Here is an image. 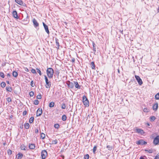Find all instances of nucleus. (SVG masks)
Instances as JSON below:
<instances>
[{
    "label": "nucleus",
    "mask_w": 159,
    "mask_h": 159,
    "mask_svg": "<svg viewBox=\"0 0 159 159\" xmlns=\"http://www.w3.org/2000/svg\"><path fill=\"white\" fill-rule=\"evenodd\" d=\"M7 91L11 92L12 91V89L11 87L9 86H7L6 87Z\"/></svg>",
    "instance_id": "nucleus-17"
},
{
    "label": "nucleus",
    "mask_w": 159,
    "mask_h": 159,
    "mask_svg": "<svg viewBox=\"0 0 159 159\" xmlns=\"http://www.w3.org/2000/svg\"><path fill=\"white\" fill-rule=\"evenodd\" d=\"M143 109H144V110H145V109H146V108H144Z\"/></svg>",
    "instance_id": "nucleus-59"
},
{
    "label": "nucleus",
    "mask_w": 159,
    "mask_h": 159,
    "mask_svg": "<svg viewBox=\"0 0 159 159\" xmlns=\"http://www.w3.org/2000/svg\"><path fill=\"white\" fill-rule=\"evenodd\" d=\"M89 156L88 154H87L84 155V159H89Z\"/></svg>",
    "instance_id": "nucleus-34"
},
{
    "label": "nucleus",
    "mask_w": 159,
    "mask_h": 159,
    "mask_svg": "<svg viewBox=\"0 0 159 159\" xmlns=\"http://www.w3.org/2000/svg\"><path fill=\"white\" fill-rule=\"evenodd\" d=\"M30 85L32 87H34V82L33 80L31 81Z\"/></svg>",
    "instance_id": "nucleus-47"
},
{
    "label": "nucleus",
    "mask_w": 159,
    "mask_h": 159,
    "mask_svg": "<svg viewBox=\"0 0 159 159\" xmlns=\"http://www.w3.org/2000/svg\"><path fill=\"white\" fill-rule=\"evenodd\" d=\"M93 51L95 52L96 51V45L94 42L93 43Z\"/></svg>",
    "instance_id": "nucleus-23"
},
{
    "label": "nucleus",
    "mask_w": 159,
    "mask_h": 159,
    "mask_svg": "<svg viewBox=\"0 0 159 159\" xmlns=\"http://www.w3.org/2000/svg\"><path fill=\"white\" fill-rule=\"evenodd\" d=\"M46 73L48 77L51 79L53 77L54 70L52 68H48L46 70Z\"/></svg>",
    "instance_id": "nucleus-1"
},
{
    "label": "nucleus",
    "mask_w": 159,
    "mask_h": 159,
    "mask_svg": "<svg viewBox=\"0 0 159 159\" xmlns=\"http://www.w3.org/2000/svg\"><path fill=\"white\" fill-rule=\"evenodd\" d=\"M7 77H10L11 76V75L9 73H8L7 74Z\"/></svg>",
    "instance_id": "nucleus-52"
},
{
    "label": "nucleus",
    "mask_w": 159,
    "mask_h": 159,
    "mask_svg": "<svg viewBox=\"0 0 159 159\" xmlns=\"http://www.w3.org/2000/svg\"><path fill=\"white\" fill-rule=\"evenodd\" d=\"M7 83L8 84H9V81H7Z\"/></svg>",
    "instance_id": "nucleus-56"
},
{
    "label": "nucleus",
    "mask_w": 159,
    "mask_h": 159,
    "mask_svg": "<svg viewBox=\"0 0 159 159\" xmlns=\"http://www.w3.org/2000/svg\"><path fill=\"white\" fill-rule=\"evenodd\" d=\"M61 108L62 109H65L66 108V106L64 104H62L61 105Z\"/></svg>",
    "instance_id": "nucleus-45"
},
{
    "label": "nucleus",
    "mask_w": 159,
    "mask_h": 159,
    "mask_svg": "<svg viewBox=\"0 0 159 159\" xmlns=\"http://www.w3.org/2000/svg\"><path fill=\"white\" fill-rule=\"evenodd\" d=\"M21 149L22 150H26V149H25V147H24V148L22 147Z\"/></svg>",
    "instance_id": "nucleus-53"
},
{
    "label": "nucleus",
    "mask_w": 159,
    "mask_h": 159,
    "mask_svg": "<svg viewBox=\"0 0 159 159\" xmlns=\"http://www.w3.org/2000/svg\"><path fill=\"white\" fill-rule=\"evenodd\" d=\"M74 85H75V87L78 89H80V86L78 84V83L77 81L74 82Z\"/></svg>",
    "instance_id": "nucleus-13"
},
{
    "label": "nucleus",
    "mask_w": 159,
    "mask_h": 159,
    "mask_svg": "<svg viewBox=\"0 0 159 159\" xmlns=\"http://www.w3.org/2000/svg\"><path fill=\"white\" fill-rule=\"evenodd\" d=\"M39 102L38 100H35L34 101V104L35 105H37L39 104Z\"/></svg>",
    "instance_id": "nucleus-39"
},
{
    "label": "nucleus",
    "mask_w": 159,
    "mask_h": 159,
    "mask_svg": "<svg viewBox=\"0 0 159 159\" xmlns=\"http://www.w3.org/2000/svg\"><path fill=\"white\" fill-rule=\"evenodd\" d=\"M155 98L156 99H159V93H157L155 96Z\"/></svg>",
    "instance_id": "nucleus-31"
},
{
    "label": "nucleus",
    "mask_w": 159,
    "mask_h": 159,
    "mask_svg": "<svg viewBox=\"0 0 159 159\" xmlns=\"http://www.w3.org/2000/svg\"><path fill=\"white\" fill-rule=\"evenodd\" d=\"M27 112L26 111H24V112H23V115L25 116V115H26L27 114Z\"/></svg>",
    "instance_id": "nucleus-50"
},
{
    "label": "nucleus",
    "mask_w": 159,
    "mask_h": 159,
    "mask_svg": "<svg viewBox=\"0 0 159 159\" xmlns=\"http://www.w3.org/2000/svg\"><path fill=\"white\" fill-rule=\"evenodd\" d=\"M44 78L46 83V88H50L51 86V83L48 81L47 77L46 75H44Z\"/></svg>",
    "instance_id": "nucleus-2"
},
{
    "label": "nucleus",
    "mask_w": 159,
    "mask_h": 159,
    "mask_svg": "<svg viewBox=\"0 0 159 159\" xmlns=\"http://www.w3.org/2000/svg\"><path fill=\"white\" fill-rule=\"evenodd\" d=\"M48 155L47 152L45 150H42L41 152L42 159H45Z\"/></svg>",
    "instance_id": "nucleus-3"
},
{
    "label": "nucleus",
    "mask_w": 159,
    "mask_h": 159,
    "mask_svg": "<svg viewBox=\"0 0 159 159\" xmlns=\"http://www.w3.org/2000/svg\"><path fill=\"white\" fill-rule=\"evenodd\" d=\"M88 100L86 98V96H84L83 97V102H85V101H87Z\"/></svg>",
    "instance_id": "nucleus-26"
},
{
    "label": "nucleus",
    "mask_w": 159,
    "mask_h": 159,
    "mask_svg": "<svg viewBox=\"0 0 159 159\" xmlns=\"http://www.w3.org/2000/svg\"><path fill=\"white\" fill-rule=\"evenodd\" d=\"M158 107L157 103H156L152 107L153 109H157Z\"/></svg>",
    "instance_id": "nucleus-21"
},
{
    "label": "nucleus",
    "mask_w": 159,
    "mask_h": 159,
    "mask_svg": "<svg viewBox=\"0 0 159 159\" xmlns=\"http://www.w3.org/2000/svg\"><path fill=\"white\" fill-rule=\"evenodd\" d=\"M136 131L137 133L141 134H143L144 132L143 130L139 129H136Z\"/></svg>",
    "instance_id": "nucleus-11"
},
{
    "label": "nucleus",
    "mask_w": 159,
    "mask_h": 159,
    "mask_svg": "<svg viewBox=\"0 0 159 159\" xmlns=\"http://www.w3.org/2000/svg\"><path fill=\"white\" fill-rule=\"evenodd\" d=\"M25 128L26 129H28L30 127V125L28 123H25L24 124Z\"/></svg>",
    "instance_id": "nucleus-20"
},
{
    "label": "nucleus",
    "mask_w": 159,
    "mask_h": 159,
    "mask_svg": "<svg viewBox=\"0 0 159 159\" xmlns=\"http://www.w3.org/2000/svg\"><path fill=\"white\" fill-rule=\"evenodd\" d=\"M54 103L53 102H51L49 104V107H54Z\"/></svg>",
    "instance_id": "nucleus-27"
},
{
    "label": "nucleus",
    "mask_w": 159,
    "mask_h": 159,
    "mask_svg": "<svg viewBox=\"0 0 159 159\" xmlns=\"http://www.w3.org/2000/svg\"><path fill=\"white\" fill-rule=\"evenodd\" d=\"M57 143V139L53 140L52 141V144H56Z\"/></svg>",
    "instance_id": "nucleus-36"
},
{
    "label": "nucleus",
    "mask_w": 159,
    "mask_h": 159,
    "mask_svg": "<svg viewBox=\"0 0 159 159\" xmlns=\"http://www.w3.org/2000/svg\"><path fill=\"white\" fill-rule=\"evenodd\" d=\"M36 98H37V99H41V95L40 94V95H38L37 96Z\"/></svg>",
    "instance_id": "nucleus-44"
},
{
    "label": "nucleus",
    "mask_w": 159,
    "mask_h": 159,
    "mask_svg": "<svg viewBox=\"0 0 159 159\" xmlns=\"http://www.w3.org/2000/svg\"><path fill=\"white\" fill-rule=\"evenodd\" d=\"M6 84L4 82H2V83H1V86L2 88H4V87H5L6 86Z\"/></svg>",
    "instance_id": "nucleus-30"
},
{
    "label": "nucleus",
    "mask_w": 159,
    "mask_h": 159,
    "mask_svg": "<svg viewBox=\"0 0 159 159\" xmlns=\"http://www.w3.org/2000/svg\"><path fill=\"white\" fill-rule=\"evenodd\" d=\"M35 133H39V130L38 129H36L35 130Z\"/></svg>",
    "instance_id": "nucleus-51"
},
{
    "label": "nucleus",
    "mask_w": 159,
    "mask_h": 159,
    "mask_svg": "<svg viewBox=\"0 0 159 159\" xmlns=\"http://www.w3.org/2000/svg\"><path fill=\"white\" fill-rule=\"evenodd\" d=\"M136 143L138 145H143L146 144L147 143L146 142L143 141V140L140 139L137 141Z\"/></svg>",
    "instance_id": "nucleus-7"
},
{
    "label": "nucleus",
    "mask_w": 159,
    "mask_h": 159,
    "mask_svg": "<svg viewBox=\"0 0 159 159\" xmlns=\"http://www.w3.org/2000/svg\"><path fill=\"white\" fill-rule=\"evenodd\" d=\"M56 43L57 46L56 48L58 49H59L60 45L58 42V40L57 39H56Z\"/></svg>",
    "instance_id": "nucleus-16"
},
{
    "label": "nucleus",
    "mask_w": 159,
    "mask_h": 159,
    "mask_svg": "<svg viewBox=\"0 0 159 159\" xmlns=\"http://www.w3.org/2000/svg\"><path fill=\"white\" fill-rule=\"evenodd\" d=\"M97 149V147L96 146H94L93 147V152L94 153H95V152Z\"/></svg>",
    "instance_id": "nucleus-41"
},
{
    "label": "nucleus",
    "mask_w": 159,
    "mask_h": 159,
    "mask_svg": "<svg viewBox=\"0 0 159 159\" xmlns=\"http://www.w3.org/2000/svg\"><path fill=\"white\" fill-rule=\"evenodd\" d=\"M147 125H148V126H149V124H148V123Z\"/></svg>",
    "instance_id": "nucleus-58"
},
{
    "label": "nucleus",
    "mask_w": 159,
    "mask_h": 159,
    "mask_svg": "<svg viewBox=\"0 0 159 159\" xmlns=\"http://www.w3.org/2000/svg\"><path fill=\"white\" fill-rule=\"evenodd\" d=\"M27 71H28V69H27V70H26V71H27Z\"/></svg>",
    "instance_id": "nucleus-61"
},
{
    "label": "nucleus",
    "mask_w": 159,
    "mask_h": 159,
    "mask_svg": "<svg viewBox=\"0 0 159 159\" xmlns=\"http://www.w3.org/2000/svg\"><path fill=\"white\" fill-rule=\"evenodd\" d=\"M27 71H28V69H27V70H26V71H27Z\"/></svg>",
    "instance_id": "nucleus-62"
},
{
    "label": "nucleus",
    "mask_w": 159,
    "mask_h": 159,
    "mask_svg": "<svg viewBox=\"0 0 159 159\" xmlns=\"http://www.w3.org/2000/svg\"><path fill=\"white\" fill-rule=\"evenodd\" d=\"M143 111L144 112H148V110H143Z\"/></svg>",
    "instance_id": "nucleus-54"
},
{
    "label": "nucleus",
    "mask_w": 159,
    "mask_h": 159,
    "mask_svg": "<svg viewBox=\"0 0 159 159\" xmlns=\"http://www.w3.org/2000/svg\"><path fill=\"white\" fill-rule=\"evenodd\" d=\"M135 77L139 84L140 85H141L143 84V82L140 77L139 76L137 75H135Z\"/></svg>",
    "instance_id": "nucleus-6"
},
{
    "label": "nucleus",
    "mask_w": 159,
    "mask_h": 159,
    "mask_svg": "<svg viewBox=\"0 0 159 159\" xmlns=\"http://www.w3.org/2000/svg\"><path fill=\"white\" fill-rule=\"evenodd\" d=\"M43 24L46 32L47 34H49V31L48 29V26L46 25L44 22H43Z\"/></svg>",
    "instance_id": "nucleus-8"
},
{
    "label": "nucleus",
    "mask_w": 159,
    "mask_h": 159,
    "mask_svg": "<svg viewBox=\"0 0 159 159\" xmlns=\"http://www.w3.org/2000/svg\"><path fill=\"white\" fill-rule=\"evenodd\" d=\"M15 2L18 4L20 5H23V2L21 0H15Z\"/></svg>",
    "instance_id": "nucleus-14"
},
{
    "label": "nucleus",
    "mask_w": 159,
    "mask_h": 159,
    "mask_svg": "<svg viewBox=\"0 0 159 159\" xmlns=\"http://www.w3.org/2000/svg\"><path fill=\"white\" fill-rule=\"evenodd\" d=\"M62 120L63 121H65L66 120V116L65 115H63L62 117Z\"/></svg>",
    "instance_id": "nucleus-28"
},
{
    "label": "nucleus",
    "mask_w": 159,
    "mask_h": 159,
    "mask_svg": "<svg viewBox=\"0 0 159 159\" xmlns=\"http://www.w3.org/2000/svg\"><path fill=\"white\" fill-rule=\"evenodd\" d=\"M29 94L30 97H33L34 95V93L33 91H31L30 93Z\"/></svg>",
    "instance_id": "nucleus-40"
},
{
    "label": "nucleus",
    "mask_w": 159,
    "mask_h": 159,
    "mask_svg": "<svg viewBox=\"0 0 159 159\" xmlns=\"http://www.w3.org/2000/svg\"><path fill=\"white\" fill-rule=\"evenodd\" d=\"M71 82L70 81H67L66 82V84L68 85V87L70 88H73L74 85V82Z\"/></svg>",
    "instance_id": "nucleus-4"
},
{
    "label": "nucleus",
    "mask_w": 159,
    "mask_h": 159,
    "mask_svg": "<svg viewBox=\"0 0 159 159\" xmlns=\"http://www.w3.org/2000/svg\"><path fill=\"white\" fill-rule=\"evenodd\" d=\"M154 159H159V153L156 156Z\"/></svg>",
    "instance_id": "nucleus-49"
},
{
    "label": "nucleus",
    "mask_w": 159,
    "mask_h": 159,
    "mask_svg": "<svg viewBox=\"0 0 159 159\" xmlns=\"http://www.w3.org/2000/svg\"><path fill=\"white\" fill-rule=\"evenodd\" d=\"M107 147L109 148V150H111L112 148V147H111L110 146V145H108L107 146Z\"/></svg>",
    "instance_id": "nucleus-48"
},
{
    "label": "nucleus",
    "mask_w": 159,
    "mask_h": 159,
    "mask_svg": "<svg viewBox=\"0 0 159 159\" xmlns=\"http://www.w3.org/2000/svg\"><path fill=\"white\" fill-rule=\"evenodd\" d=\"M42 113V110H37L36 115L37 116H40Z\"/></svg>",
    "instance_id": "nucleus-10"
},
{
    "label": "nucleus",
    "mask_w": 159,
    "mask_h": 159,
    "mask_svg": "<svg viewBox=\"0 0 159 159\" xmlns=\"http://www.w3.org/2000/svg\"><path fill=\"white\" fill-rule=\"evenodd\" d=\"M145 151L147 152L150 153H152L153 152L152 149L145 150Z\"/></svg>",
    "instance_id": "nucleus-33"
},
{
    "label": "nucleus",
    "mask_w": 159,
    "mask_h": 159,
    "mask_svg": "<svg viewBox=\"0 0 159 159\" xmlns=\"http://www.w3.org/2000/svg\"><path fill=\"white\" fill-rule=\"evenodd\" d=\"M95 64L93 62H92L91 63V67L93 69H94L95 68Z\"/></svg>",
    "instance_id": "nucleus-25"
},
{
    "label": "nucleus",
    "mask_w": 159,
    "mask_h": 159,
    "mask_svg": "<svg viewBox=\"0 0 159 159\" xmlns=\"http://www.w3.org/2000/svg\"><path fill=\"white\" fill-rule=\"evenodd\" d=\"M29 147L30 149H33L35 148V145L34 144H29Z\"/></svg>",
    "instance_id": "nucleus-15"
},
{
    "label": "nucleus",
    "mask_w": 159,
    "mask_h": 159,
    "mask_svg": "<svg viewBox=\"0 0 159 159\" xmlns=\"http://www.w3.org/2000/svg\"><path fill=\"white\" fill-rule=\"evenodd\" d=\"M27 71H28V69H27V70H26V71H27Z\"/></svg>",
    "instance_id": "nucleus-60"
},
{
    "label": "nucleus",
    "mask_w": 159,
    "mask_h": 159,
    "mask_svg": "<svg viewBox=\"0 0 159 159\" xmlns=\"http://www.w3.org/2000/svg\"><path fill=\"white\" fill-rule=\"evenodd\" d=\"M12 14H13V16L14 17V18H16V19L19 18V17H18L17 12L16 11H14L13 12Z\"/></svg>",
    "instance_id": "nucleus-12"
},
{
    "label": "nucleus",
    "mask_w": 159,
    "mask_h": 159,
    "mask_svg": "<svg viewBox=\"0 0 159 159\" xmlns=\"http://www.w3.org/2000/svg\"><path fill=\"white\" fill-rule=\"evenodd\" d=\"M0 76L2 78L5 77L4 74L3 72H1L0 73Z\"/></svg>",
    "instance_id": "nucleus-38"
},
{
    "label": "nucleus",
    "mask_w": 159,
    "mask_h": 159,
    "mask_svg": "<svg viewBox=\"0 0 159 159\" xmlns=\"http://www.w3.org/2000/svg\"><path fill=\"white\" fill-rule=\"evenodd\" d=\"M118 73H120V70H119V69H118Z\"/></svg>",
    "instance_id": "nucleus-55"
},
{
    "label": "nucleus",
    "mask_w": 159,
    "mask_h": 159,
    "mask_svg": "<svg viewBox=\"0 0 159 159\" xmlns=\"http://www.w3.org/2000/svg\"><path fill=\"white\" fill-rule=\"evenodd\" d=\"M7 101L8 102H11L12 101L11 98H7Z\"/></svg>",
    "instance_id": "nucleus-42"
},
{
    "label": "nucleus",
    "mask_w": 159,
    "mask_h": 159,
    "mask_svg": "<svg viewBox=\"0 0 159 159\" xmlns=\"http://www.w3.org/2000/svg\"><path fill=\"white\" fill-rule=\"evenodd\" d=\"M45 134L43 133L41 134L40 137L42 139H44L45 138Z\"/></svg>",
    "instance_id": "nucleus-29"
},
{
    "label": "nucleus",
    "mask_w": 159,
    "mask_h": 159,
    "mask_svg": "<svg viewBox=\"0 0 159 159\" xmlns=\"http://www.w3.org/2000/svg\"><path fill=\"white\" fill-rule=\"evenodd\" d=\"M153 143L155 145H158L159 143V135L157 136L154 139Z\"/></svg>",
    "instance_id": "nucleus-5"
},
{
    "label": "nucleus",
    "mask_w": 159,
    "mask_h": 159,
    "mask_svg": "<svg viewBox=\"0 0 159 159\" xmlns=\"http://www.w3.org/2000/svg\"><path fill=\"white\" fill-rule=\"evenodd\" d=\"M54 127L55 128L58 129L59 127V125L58 124H55L54 125Z\"/></svg>",
    "instance_id": "nucleus-32"
},
{
    "label": "nucleus",
    "mask_w": 159,
    "mask_h": 159,
    "mask_svg": "<svg viewBox=\"0 0 159 159\" xmlns=\"http://www.w3.org/2000/svg\"><path fill=\"white\" fill-rule=\"evenodd\" d=\"M84 105L86 107H88L89 105V102L88 100L83 102Z\"/></svg>",
    "instance_id": "nucleus-19"
},
{
    "label": "nucleus",
    "mask_w": 159,
    "mask_h": 159,
    "mask_svg": "<svg viewBox=\"0 0 159 159\" xmlns=\"http://www.w3.org/2000/svg\"><path fill=\"white\" fill-rule=\"evenodd\" d=\"M31 72L33 73H36V70L34 69H32L31 70Z\"/></svg>",
    "instance_id": "nucleus-46"
},
{
    "label": "nucleus",
    "mask_w": 159,
    "mask_h": 159,
    "mask_svg": "<svg viewBox=\"0 0 159 159\" xmlns=\"http://www.w3.org/2000/svg\"><path fill=\"white\" fill-rule=\"evenodd\" d=\"M34 120V117H30L29 120V122L30 123H32V122H33Z\"/></svg>",
    "instance_id": "nucleus-24"
},
{
    "label": "nucleus",
    "mask_w": 159,
    "mask_h": 159,
    "mask_svg": "<svg viewBox=\"0 0 159 159\" xmlns=\"http://www.w3.org/2000/svg\"><path fill=\"white\" fill-rule=\"evenodd\" d=\"M33 22L34 24V26L35 27H37L39 26V24L37 21L34 18L33 20Z\"/></svg>",
    "instance_id": "nucleus-9"
},
{
    "label": "nucleus",
    "mask_w": 159,
    "mask_h": 159,
    "mask_svg": "<svg viewBox=\"0 0 159 159\" xmlns=\"http://www.w3.org/2000/svg\"><path fill=\"white\" fill-rule=\"evenodd\" d=\"M12 152L11 150L9 149L7 151V153L9 155H11V154Z\"/></svg>",
    "instance_id": "nucleus-37"
},
{
    "label": "nucleus",
    "mask_w": 159,
    "mask_h": 159,
    "mask_svg": "<svg viewBox=\"0 0 159 159\" xmlns=\"http://www.w3.org/2000/svg\"><path fill=\"white\" fill-rule=\"evenodd\" d=\"M17 156L18 159H21L23 157V154L21 153H19L17 154Z\"/></svg>",
    "instance_id": "nucleus-18"
},
{
    "label": "nucleus",
    "mask_w": 159,
    "mask_h": 159,
    "mask_svg": "<svg viewBox=\"0 0 159 159\" xmlns=\"http://www.w3.org/2000/svg\"><path fill=\"white\" fill-rule=\"evenodd\" d=\"M156 119V117L154 116H152L150 117V120L151 121H153Z\"/></svg>",
    "instance_id": "nucleus-35"
},
{
    "label": "nucleus",
    "mask_w": 159,
    "mask_h": 159,
    "mask_svg": "<svg viewBox=\"0 0 159 159\" xmlns=\"http://www.w3.org/2000/svg\"><path fill=\"white\" fill-rule=\"evenodd\" d=\"M36 70H37V72L39 74V75H41L42 74L41 71L38 69H37Z\"/></svg>",
    "instance_id": "nucleus-43"
},
{
    "label": "nucleus",
    "mask_w": 159,
    "mask_h": 159,
    "mask_svg": "<svg viewBox=\"0 0 159 159\" xmlns=\"http://www.w3.org/2000/svg\"><path fill=\"white\" fill-rule=\"evenodd\" d=\"M12 75L14 77H16L18 75V73L14 71L13 72Z\"/></svg>",
    "instance_id": "nucleus-22"
},
{
    "label": "nucleus",
    "mask_w": 159,
    "mask_h": 159,
    "mask_svg": "<svg viewBox=\"0 0 159 159\" xmlns=\"http://www.w3.org/2000/svg\"><path fill=\"white\" fill-rule=\"evenodd\" d=\"M157 11H158V12H159V8H158V9Z\"/></svg>",
    "instance_id": "nucleus-57"
}]
</instances>
